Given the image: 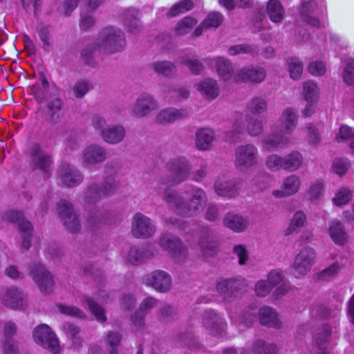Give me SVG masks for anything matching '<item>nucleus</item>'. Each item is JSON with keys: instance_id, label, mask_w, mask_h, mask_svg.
<instances>
[{"instance_id": "nucleus-40", "label": "nucleus", "mask_w": 354, "mask_h": 354, "mask_svg": "<svg viewBox=\"0 0 354 354\" xmlns=\"http://www.w3.org/2000/svg\"><path fill=\"white\" fill-rule=\"evenodd\" d=\"M138 11L131 8L126 11L124 15V25L129 32L136 33L141 29V24L138 19Z\"/></svg>"}, {"instance_id": "nucleus-39", "label": "nucleus", "mask_w": 354, "mask_h": 354, "mask_svg": "<svg viewBox=\"0 0 354 354\" xmlns=\"http://www.w3.org/2000/svg\"><path fill=\"white\" fill-rule=\"evenodd\" d=\"M223 21V16L219 12H213L208 15L207 18L194 30V35L198 37L202 34L203 28H216Z\"/></svg>"}, {"instance_id": "nucleus-11", "label": "nucleus", "mask_w": 354, "mask_h": 354, "mask_svg": "<svg viewBox=\"0 0 354 354\" xmlns=\"http://www.w3.org/2000/svg\"><path fill=\"white\" fill-rule=\"evenodd\" d=\"M156 227L151 220L141 213H137L133 217L131 232L133 236L147 239L154 234Z\"/></svg>"}, {"instance_id": "nucleus-50", "label": "nucleus", "mask_w": 354, "mask_h": 354, "mask_svg": "<svg viewBox=\"0 0 354 354\" xmlns=\"http://www.w3.org/2000/svg\"><path fill=\"white\" fill-rule=\"evenodd\" d=\"M306 221V216L303 212H297L290 222V224L286 230V234H290L296 231L298 228L301 227Z\"/></svg>"}, {"instance_id": "nucleus-19", "label": "nucleus", "mask_w": 354, "mask_h": 354, "mask_svg": "<svg viewBox=\"0 0 354 354\" xmlns=\"http://www.w3.org/2000/svg\"><path fill=\"white\" fill-rule=\"evenodd\" d=\"M58 176L62 183L69 187L77 186L84 178L83 174L78 169L68 163L60 166Z\"/></svg>"}, {"instance_id": "nucleus-54", "label": "nucleus", "mask_w": 354, "mask_h": 354, "mask_svg": "<svg viewBox=\"0 0 354 354\" xmlns=\"http://www.w3.org/2000/svg\"><path fill=\"white\" fill-rule=\"evenodd\" d=\"M196 23L194 18L186 17L177 24L175 30L178 35H185L189 32Z\"/></svg>"}, {"instance_id": "nucleus-48", "label": "nucleus", "mask_w": 354, "mask_h": 354, "mask_svg": "<svg viewBox=\"0 0 354 354\" xmlns=\"http://www.w3.org/2000/svg\"><path fill=\"white\" fill-rule=\"evenodd\" d=\"M192 7L193 3L190 0H183L174 4L169 11L167 15L169 17H174L191 10Z\"/></svg>"}, {"instance_id": "nucleus-25", "label": "nucleus", "mask_w": 354, "mask_h": 354, "mask_svg": "<svg viewBox=\"0 0 354 354\" xmlns=\"http://www.w3.org/2000/svg\"><path fill=\"white\" fill-rule=\"evenodd\" d=\"M300 186L299 178L295 175H290L283 180L281 189L272 192V195L276 198L288 197L297 193Z\"/></svg>"}, {"instance_id": "nucleus-22", "label": "nucleus", "mask_w": 354, "mask_h": 354, "mask_svg": "<svg viewBox=\"0 0 354 354\" xmlns=\"http://www.w3.org/2000/svg\"><path fill=\"white\" fill-rule=\"evenodd\" d=\"M311 28L322 30L327 24L324 0H311Z\"/></svg>"}, {"instance_id": "nucleus-21", "label": "nucleus", "mask_w": 354, "mask_h": 354, "mask_svg": "<svg viewBox=\"0 0 354 354\" xmlns=\"http://www.w3.org/2000/svg\"><path fill=\"white\" fill-rule=\"evenodd\" d=\"M157 108V103L153 97L147 93L140 95L132 107V114L138 118L147 115Z\"/></svg>"}, {"instance_id": "nucleus-7", "label": "nucleus", "mask_w": 354, "mask_h": 354, "mask_svg": "<svg viewBox=\"0 0 354 354\" xmlns=\"http://www.w3.org/2000/svg\"><path fill=\"white\" fill-rule=\"evenodd\" d=\"M35 342L50 352L57 354L59 352V341L56 335L46 324H40L33 330Z\"/></svg>"}, {"instance_id": "nucleus-34", "label": "nucleus", "mask_w": 354, "mask_h": 354, "mask_svg": "<svg viewBox=\"0 0 354 354\" xmlns=\"http://www.w3.org/2000/svg\"><path fill=\"white\" fill-rule=\"evenodd\" d=\"M277 351L276 345L258 340L251 349H243L241 354H277Z\"/></svg>"}, {"instance_id": "nucleus-63", "label": "nucleus", "mask_w": 354, "mask_h": 354, "mask_svg": "<svg viewBox=\"0 0 354 354\" xmlns=\"http://www.w3.org/2000/svg\"><path fill=\"white\" fill-rule=\"evenodd\" d=\"M90 84L84 80L77 81L73 86V91L74 95L77 98L84 97L90 90Z\"/></svg>"}, {"instance_id": "nucleus-45", "label": "nucleus", "mask_w": 354, "mask_h": 354, "mask_svg": "<svg viewBox=\"0 0 354 354\" xmlns=\"http://www.w3.org/2000/svg\"><path fill=\"white\" fill-rule=\"evenodd\" d=\"M286 64L290 78L295 80L299 79L303 73L302 63L298 59L292 57L287 60Z\"/></svg>"}, {"instance_id": "nucleus-26", "label": "nucleus", "mask_w": 354, "mask_h": 354, "mask_svg": "<svg viewBox=\"0 0 354 354\" xmlns=\"http://www.w3.org/2000/svg\"><path fill=\"white\" fill-rule=\"evenodd\" d=\"M188 114V111L184 109L167 108L158 112L156 117V122L160 124L173 123L186 118Z\"/></svg>"}, {"instance_id": "nucleus-8", "label": "nucleus", "mask_w": 354, "mask_h": 354, "mask_svg": "<svg viewBox=\"0 0 354 354\" xmlns=\"http://www.w3.org/2000/svg\"><path fill=\"white\" fill-rule=\"evenodd\" d=\"M3 219L8 222L17 224L23 239L21 248L24 250L30 248L31 245V237L32 226L31 223L24 218L21 212L10 210L3 216Z\"/></svg>"}, {"instance_id": "nucleus-15", "label": "nucleus", "mask_w": 354, "mask_h": 354, "mask_svg": "<svg viewBox=\"0 0 354 354\" xmlns=\"http://www.w3.org/2000/svg\"><path fill=\"white\" fill-rule=\"evenodd\" d=\"M266 77V70L259 66H246L234 74V80L239 82L261 83Z\"/></svg>"}, {"instance_id": "nucleus-27", "label": "nucleus", "mask_w": 354, "mask_h": 354, "mask_svg": "<svg viewBox=\"0 0 354 354\" xmlns=\"http://www.w3.org/2000/svg\"><path fill=\"white\" fill-rule=\"evenodd\" d=\"M157 254V250L151 247H132L128 254L127 259L131 264L138 265L153 257Z\"/></svg>"}, {"instance_id": "nucleus-24", "label": "nucleus", "mask_w": 354, "mask_h": 354, "mask_svg": "<svg viewBox=\"0 0 354 354\" xmlns=\"http://www.w3.org/2000/svg\"><path fill=\"white\" fill-rule=\"evenodd\" d=\"M158 301L153 297H147L140 304L139 310L131 316L133 326L137 331H142L145 328V317L151 309L156 306Z\"/></svg>"}, {"instance_id": "nucleus-16", "label": "nucleus", "mask_w": 354, "mask_h": 354, "mask_svg": "<svg viewBox=\"0 0 354 354\" xmlns=\"http://www.w3.org/2000/svg\"><path fill=\"white\" fill-rule=\"evenodd\" d=\"M245 285L242 279H225L217 282L216 290L225 301H231Z\"/></svg>"}, {"instance_id": "nucleus-18", "label": "nucleus", "mask_w": 354, "mask_h": 354, "mask_svg": "<svg viewBox=\"0 0 354 354\" xmlns=\"http://www.w3.org/2000/svg\"><path fill=\"white\" fill-rule=\"evenodd\" d=\"M30 155L35 168L41 170L48 176L51 171L50 166L53 162L51 156L45 153L37 144L31 147Z\"/></svg>"}, {"instance_id": "nucleus-32", "label": "nucleus", "mask_w": 354, "mask_h": 354, "mask_svg": "<svg viewBox=\"0 0 354 354\" xmlns=\"http://www.w3.org/2000/svg\"><path fill=\"white\" fill-rule=\"evenodd\" d=\"M196 86L201 94L209 100L217 97L220 93V88L216 81L211 78L205 79L198 83Z\"/></svg>"}, {"instance_id": "nucleus-59", "label": "nucleus", "mask_w": 354, "mask_h": 354, "mask_svg": "<svg viewBox=\"0 0 354 354\" xmlns=\"http://www.w3.org/2000/svg\"><path fill=\"white\" fill-rule=\"evenodd\" d=\"M350 166V161L347 158H336L333 162V169L339 176L346 173Z\"/></svg>"}, {"instance_id": "nucleus-56", "label": "nucleus", "mask_w": 354, "mask_h": 354, "mask_svg": "<svg viewBox=\"0 0 354 354\" xmlns=\"http://www.w3.org/2000/svg\"><path fill=\"white\" fill-rule=\"evenodd\" d=\"M351 199V192L349 189L342 187L333 198V203L337 206H342L348 203Z\"/></svg>"}, {"instance_id": "nucleus-57", "label": "nucleus", "mask_w": 354, "mask_h": 354, "mask_svg": "<svg viewBox=\"0 0 354 354\" xmlns=\"http://www.w3.org/2000/svg\"><path fill=\"white\" fill-rule=\"evenodd\" d=\"M233 253L236 256L239 260V264L241 266L247 264L249 260V252L247 248L243 245H236L233 248Z\"/></svg>"}, {"instance_id": "nucleus-64", "label": "nucleus", "mask_w": 354, "mask_h": 354, "mask_svg": "<svg viewBox=\"0 0 354 354\" xmlns=\"http://www.w3.org/2000/svg\"><path fill=\"white\" fill-rule=\"evenodd\" d=\"M180 63L185 66H187L189 69L195 74L199 73L202 69L203 66L201 63L196 60L192 59L187 57H184L181 58Z\"/></svg>"}, {"instance_id": "nucleus-29", "label": "nucleus", "mask_w": 354, "mask_h": 354, "mask_svg": "<svg viewBox=\"0 0 354 354\" xmlns=\"http://www.w3.org/2000/svg\"><path fill=\"white\" fill-rule=\"evenodd\" d=\"M224 225L236 232H241L246 230L249 225V220L241 215L228 213L223 218Z\"/></svg>"}, {"instance_id": "nucleus-52", "label": "nucleus", "mask_w": 354, "mask_h": 354, "mask_svg": "<svg viewBox=\"0 0 354 354\" xmlns=\"http://www.w3.org/2000/svg\"><path fill=\"white\" fill-rule=\"evenodd\" d=\"M48 87V82L45 78L41 79L40 82L34 86V95L39 102H41L46 97Z\"/></svg>"}, {"instance_id": "nucleus-2", "label": "nucleus", "mask_w": 354, "mask_h": 354, "mask_svg": "<svg viewBox=\"0 0 354 354\" xmlns=\"http://www.w3.org/2000/svg\"><path fill=\"white\" fill-rule=\"evenodd\" d=\"M297 124V116L292 108L285 109L278 121L272 129V133L262 140L263 149L270 151L281 149L289 142L286 135L290 134Z\"/></svg>"}, {"instance_id": "nucleus-10", "label": "nucleus", "mask_w": 354, "mask_h": 354, "mask_svg": "<svg viewBox=\"0 0 354 354\" xmlns=\"http://www.w3.org/2000/svg\"><path fill=\"white\" fill-rule=\"evenodd\" d=\"M107 157L106 149L97 144H90L82 151L81 161L84 167H89L104 162Z\"/></svg>"}, {"instance_id": "nucleus-38", "label": "nucleus", "mask_w": 354, "mask_h": 354, "mask_svg": "<svg viewBox=\"0 0 354 354\" xmlns=\"http://www.w3.org/2000/svg\"><path fill=\"white\" fill-rule=\"evenodd\" d=\"M283 158V170L295 171L297 170L303 163V156L298 151H292Z\"/></svg>"}, {"instance_id": "nucleus-6", "label": "nucleus", "mask_w": 354, "mask_h": 354, "mask_svg": "<svg viewBox=\"0 0 354 354\" xmlns=\"http://www.w3.org/2000/svg\"><path fill=\"white\" fill-rule=\"evenodd\" d=\"M0 301L4 306L13 310H24L28 306L26 295L21 290L14 286L0 291Z\"/></svg>"}, {"instance_id": "nucleus-23", "label": "nucleus", "mask_w": 354, "mask_h": 354, "mask_svg": "<svg viewBox=\"0 0 354 354\" xmlns=\"http://www.w3.org/2000/svg\"><path fill=\"white\" fill-rule=\"evenodd\" d=\"M241 185L236 180H227L225 176L216 179L214 183L215 192L221 196L233 198L238 195Z\"/></svg>"}, {"instance_id": "nucleus-49", "label": "nucleus", "mask_w": 354, "mask_h": 354, "mask_svg": "<svg viewBox=\"0 0 354 354\" xmlns=\"http://www.w3.org/2000/svg\"><path fill=\"white\" fill-rule=\"evenodd\" d=\"M153 70L158 74L169 76L174 71V65L169 62H156L151 65Z\"/></svg>"}, {"instance_id": "nucleus-46", "label": "nucleus", "mask_w": 354, "mask_h": 354, "mask_svg": "<svg viewBox=\"0 0 354 354\" xmlns=\"http://www.w3.org/2000/svg\"><path fill=\"white\" fill-rule=\"evenodd\" d=\"M263 130V123L262 119L257 117L247 118V131L251 136L260 135Z\"/></svg>"}, {"instance_id": "nucleus-61", "label": "nucleus", "mask_w": 354, "mask_h": 354, "mask_svg": "<svg viewBox=\"0 0 354 354\" xmlns=\"http://www.w3.org/2000/svg\"><path fill=\"white\" fill-rule=\"evenodd\" d=\"M57 308L59 311L64 315L77 318H83L84 317V313L77 307L59 304Z\"/></svg>"}, {"instance_id": "nucleus-43", "label": "nucleus", "mask_w": 354, "mask_h": 354, "mask_svg": "<svg viewBox=\"0 0 354 354\" xmlns=\"http://www.w3.org/2000/svg\"><path fill=\"white\" fill-rule=\"evenodd\" d=\"M338 142L344 140H349V146L352 153L354 154V129L346 125L340 127L338 133L335 136Z\"/></svg>"}, {"instance_id": "nucleus-44", "label": "nucleus", "mask_w": 354, "mask_h": 354, "mask_svg": "<svg viewBox=\"0 0 354 354\" xmlns=\"http://www.w3.org/2000/svg\"><path fill=\"white\" fill-rule=\"evenodd\" d=\"M267 102L261 97H254L248 104V109L254 114H261L267 110Z\"/></svg>"}, {"instance_id": "nucleus-17", "label": "nucleus", "mask_w": 354, "mask_h": 354, "mask_svg": "<svg viewBox=\"0 0 354 354\" xmlns=\"http://www.w3.org/2000/svg\"><path fill=\"white\" fill-rule=\"evenodd\" d=\"M203 324L208 333L213 336L221 335L227 326L224 319L212 310L205 313Z\"/></svg>"}, {"instance_id": "nucleus-51", "label": "nucleus", "mask_w": 354, "mask_h": 354, "mask_svg": "<svg viewBox=\"0 0 354 354\" xmlns=\"http://www.w3.org/2000/svg\"><path fill=\"white\" fill-rule=\"evenodd\" d=\"M283 158L277 154H270L266 159V165L272 171L283 169Z\"/></svg>"}, {"instance_id": "nucleus-47", "label": "nucleus", "mask_w": 354, "mask_h": 354, "mask_svg": "<svg viewBox=\"0 0 354 354\" xmlns=\"http://www.w3.org/2000/svg\"><path fill=\"white\" fill-rule=\"evenodd\" d=\"M339 271V265L334 263L328 268L319 272L317 275V279L320 281H328L333 279Z\"/></svg>"}, {"instance_id": "nucleus-36", "label": "nucleus", "mask_w": 354, "mask_h": 354, "mask_svg": "<svg viewBox=\"0 0 354 354\" xmlns=\"http://www.w3.org/2000/svg\"><path fill=\"white\" fill-rule=\"evenodd\" d=\"M63 102L59 97H55L47 103L48 115L53 122H59L63 117Z\"/></svg>"}, {"instance_id": "nucleus-3", "label": "nucleus", "mask_w": 354, "mask_h": 354, "mask_svg": "<svg viewBox=\"0 0 354 354\" xmlns=\"http://www.w3.org/2000/svg\"><path fill=\"white\" fill-rule=\"evenodd\" d=\"M123 32L113 26L102 29L95 39L93 49L103 54H112L122 50L125 46Z\"/></svg>"}, {"instance_id": "nucleus-60", "label": "nucleus", "mask_w": 354, "mask_h": 354, "mask_svg": "<svg viewBox=\"0 0 354 354\" xmlns=\"http://www.w3.org/2000/svg\"><path fill=\"white\" fill-rule=\"evenodd\" d=\"M254 53H256L255 48L245 44L232 46L228 49V53L231 56L247 53L253 54Z\"/></svg>"}, {"instance_id": "nucleus-62", "label": "nucleus", "mask_w": 354, "mask_h": 354, "mask_svg": "<svg viewBox=\"0 0 354 354\" xmlns=\"http://www.w3.org/2000/svg\"><path fill=\"white\" fill-rule=\"evenodd\" d=\"M284 276L282 272L279 270H271L267 276L266 281L273 288L277 286L282 283L283 281Z\"/></svg>"}, {"instance_id": "nucleus-9", "label": "nucleus", "mask_w": 354, "mask_h": 354, "mask_svg": "<svg viewBox=\"0 0 354 354\" xmlns=\"http://www.w3.org/2000/svg\"><path fill=\"white\" fill-rule=\"evenodd\" d=\"M159 245L176 261H180L187 256V248L179 239L173 235H162L159 240Z\"/></svg>"}, {"instance_id": "nucleus-33", "label": "nucleus", "mask_w": 354, "mask_h": 354, "mask_svg": "<svg viewBox=\"0 0 354 354\" xmlns=\"http://www.w3.org/2000/svg\"><path fill=\"white\" fill-rule=\"evenodd\" d=\"M257 308L248 307L243 312V314L240 315H234L230 313V316L232 319V322L236 325H243L245 327H250L252 326L254 322L256 321Z\"/></svg>"}, {"instance_id": "nucleus-1", "label": "nucleus", "mask_w": 354, "mask_h": 354, "mask_svg": "<svg viewBox=\"0 0 354 354\" xmlns=\"http://www.w3.org/2000/svg\"><path fill=\"white\" fill-rule=\"evenodd\" d=\"M167 176L158 184L157 191L171 209L180 216L192 217L199 214L204 209L207 197L205 192L198 187L187 188L184 194L186 201L177 192L168 187L167 185H178L187 180L189 176L191 166L185 158L169 160L166 165Z\"/></svg>"}, {"instance_id": "nucleus-20", "label": "nucleus", "mask_w": 354, "mask_h": 354, "mask_svg": "<svg viewBox=\"0 0 354 354\" xmlns=\"http://www.w3.org/2000/svg\"><path fill=\"white\" fill-rule=\"evenodd\" d=\"M145 283L161 292H167L171 287L170 276L162 270H156L148 274L145 278Z\"/></svg>"}, {"instance_id": "nucleus-28", "label": "nucleus", "mask_w": 354, "mask_h": 354, "mask_svg": "<svg viewBox=\"0 0 354 354\" xmlns=\"http://www.w3.org/2000/svg\"><path fill=\"white\" fill-rule=\"evenodd\" d=\"M259 319L263 326L274 328H280L282 326L278 313L270 306H264L259 310Z\"/></svg>"}, {"instance_id": "nucleus-42", "label": "nucleus", "mask_w": 354, "mask_h": 354, "mask_svg": "<svg viewBox=\"0 0 354 354\" xmlns=\"http://www.w3.org/2000/svg\"><path fill=\"white\" fill-rule=\"evenodd\" d=\"M198 246L201 254L206 258L215 255L217 251L216 242L208 236L202 237L198 242Z\"/></svg>"}, {"instance_id": "nucleus-58", "label": "nucleus", "mask_w": 354, "mask_h": 354, "mask_svg": "<svg viewBox=\"0 0 354 354\" xmlns=\"http://www.w3.org/2000/svg\"><path fill=\"white\" fill-rule=\"evenodd\" d=\"M273 288L266 279L258 281L254 287V291L257 296L265 297L268 295Z\"/></svg>"}, {"instance_id": "nucleus-13", "label": "nucleus", "mask_w": 354, "mask_h": 354, "mask_svg": "<svg viewBox=\"0 0 354 354\" xmlns=\"http://www.w3.org/2000/svg\"><path fill=\"white\" fill-rule=\"evenodd\" d=\"M30 276L43 293L50 292L54 286L52 275L41 263L30 267Z\"/></svg>"}, {"instance_id": "nucleus-35", "label": "nucleus", "mask_w": 354, "mask_h": 354, "mask_svg": "<svg viewBox=\"0 0 354 354\" xmlns=\"http://www.w3.org/2000/svg\"><path fill=\"white\" fill-rule=\"evenodd\" d=\"M214 133L210 129H201L196 133V146L200 150L209 149L214 140Z\"/></svg>"}, {"instance_id": "nucleus-12", "label": "nucleus", "mask_w": 354, "mask_h": 354, "mask_svg": "<svg viewBox=\"0 0 354 354\" xmlns=\"http://www.w3.org/2000/svg\"><path fill=\"white\" fill-rule=\"evenodd\" d=\"M301 246L304 247V250L301 251L296 257L295 262L291 268V273L297 278H300L306 275L308 272L310 265V250L308 247V238L301 237L299 240Z\"/></svg>"}, {"instance_id": "nucleus-55", "label": "nucleus", "mask_w": 354, "mask_h": 354, "mask_svg": "<svg viewBox=\"0 0 354 354\" xmlns=\"http://www.w3.org/2000/svg\"><path fill=\"white\" fill-rule=\"evenodd\" d=\"M83 301L86 303L88 306L89 309L91 310L92 314L95 317V318L101 322H105L106 319L104 309L95 304L91 299L90 298H83Z\"/></svg>"}, {"instance_id": "nucleus-30", "label": "nucleus", "mask_w": 354, "mask_h": 354, "mask_svg": "<svg viewBox=\"0 0 354 354\" xmlns=\"http://www.w3.org/2000/svg\"><path fill=\"white\" fill-rule=\"evenodd\" d=\"M126 131L120 124L109 125L108 129L102 131V139L109 144L115 145L121 142L125 137Z\"/></svg>"}, {"instance_id": "nucleus-4", "label": "nucleus", "mask_w": 354, "mask_h": 354, "mask_svg": "<svg viewBox=\"0 0 354 354\" xmlns=\"http://www.w3.org/2000/svg\"><path fill=\"white\" fill-rule=\"evenodd\" d=\"M113 170L111 176L106 177L101 187L95 184H92L86 188L83 194V203L86 208L94 205L104 197L109 196L114 193L118 187V183L113 177Z\"/></svg>"}, {"instance_id": "nucleus-37", "label": "nucleus", "mask_w": 354, "mask_h": 354, "mask_svg": "<svg viewBox=\"0 0 354 354\" xmlns=\"http://www.w3.org/2000/svg\"><path fill=\"white\" fill-rule=\"evenodd\" d=\"M267 12L274 23H281L284 17L285 11L278 0H270L267 5Z\"/></svg>"}, {"instance_id": "nucleus-53", "label": "nucleus", "mask_w": 354, "mask_h": 354, "mask_svg": "<svg viewBox=\"0 0 354 354\" xmlns=\"http://www.w3.org/2000/svg\"><path fill=\"white\" fill-rule=\"evenodd\" d=\"M342 78L347 85L354 82V59L348 58L346 60V66L342 72Z\"/></svg>"}, {"instance_id": "nucleus-14", "label": "nucleus", "mask_w": 354, "mask_h": 354, "mask_svg": "<svg viewBox=\"0 0 354 354\" xmlns=\"http://www.w3.org/2000/svg\"><path fill=\"white\" fill-rule=\"evenodd\" d=\"M57 211L67 230L75 233L80 230V221L73 212L71 203L65 200L60 201L57 204Z\"/></svg>"}, {"instance_id": "nucleus-41", "label": "nucleus", "mask_w": 354, "mask_h": 354, "mask_svg": "<svg viewBox=\"0 0 354 354\" xmlns=\"http://www.w3.org/2000/svg\"><path fill=\"white\" fill-rule=\"evenodd\" d=\"M329 234L333 241L337 244L343 245L347 239L342 224L339 221H332L329 227Z\"/></svg>"}, {"instance_id": "nucleus-5", "label": "nucleus", "mask_w": 354, "mask_h": 354, "mask_svg": "<svg viewBox=\"0 0 354 354\" xmlns=\"http://www.w3.org/2000/svg\"><path fill=\"white\" fill-rule=\"evenodd\" d=\"M258 162V149L252 144L239 146L235 151L234 164L241 171H246Z\"/></svg>"}, {"instance_id": "nucleus-31", "label": "nucleus", "mask_w": 354, "mask_h": 354, "mask_svg": "<svg viewBox=\"0 0 354 354\" xmlns=\"http://www.w3.org/2000/svg\"><path fill=\"white\" fill-rule=\"evenodd\" d=\"M211 64L215 66L216 72L221 80L226 81L233 77V67L230 60L223 57L213 58Z\"/></svg>"}]
</instances>
